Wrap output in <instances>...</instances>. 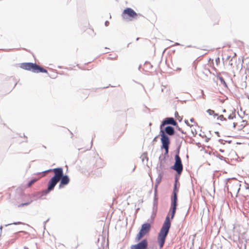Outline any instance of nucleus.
Instances as JSON below:
<instances>
[{
  "label": "nucleus",
  "mask_w": 249,
  "mask_h": 249,
  "mask_svg": "<svg viewBox=\"0 0 249 249\" xmlns=\"http://www.w3.org/2000/svg\"><path fill=\"white\" fill-rule=\"evenodd\" d=\"M228 51L230 52V51H231V50H230V49H229V50H228Z\"/></svg>",
  "instance_id": "obj_26"
},
{
  "label": "nucleus",
  "mask_w": 249,
  "mask_h": 249,
  "mask_svg": "<svg viewBox=\"0 0 249 249\" xmlns=\"http://www.w3.org/2000/svg\"><path fill=\"white\" fill-rule=\"evenodd\" d=\"M20 68L35 73H48L47 71L43 68L33 63H22L20 64Z\"/></svg>",
  "instance_id": "obj_4"
},
{
  "label": "nucleus",
  "mask_w": 249,
  "mask_h": 249,
  "mask_svg": "<svg viewBox=\"0 0 249 249\" xmlns=\"http://www.w3.org/2000/svg\"><path fill=\"white\" fill-rule=\"evenodd\" d=\"M233 124L234 127H237L238 129H241L246 125L247 122L242 118L238 117L237 118H236L235 121Z\"/></svg>",
  "instance_id": "obj_8"
},
{
  "label": "nucleus",
  "mask_w": 249,
  "mask_h": 249,
  "mask_svg": "<svg viewBox=\"0 0 249 249\" xmlns=\"http://www.w3.org/2000/svg\"><path fill=\"white\" fill-rule=\"evenodd\" d=\"M178 192V189L177 188V183H176L174 185L173 197L172 198L171 208L169 211V213L166 217L165 220L158 236V242L159 243L160 249H161L163 247L165 243V239L171 227V224L169 215L170 213L171 219H173L176 213L177 206Z\"/></svg>",
  "instance_id": "obj_1"
},
{
  "label": "nucleus",
  "mask_w": 249,
  "mask_h": 249,
  "mask_svg": "<svg viewBox=\"0 0 249 249\" xmlns=\"http://www.w3.org/2000/svg\"><path fill=\"white\" fill-rule=\"evenodd\" d=\"M53 172L54 174L53 177L49 181L48 183V188L47 190L43 191L42 193L43 195H46L48 194L50 191L53 190L54 187L57 183L60 181L61 177L62 175V168L61 167L54 168L53 169H50L47 171L44 172L45 174L49 172Z\"/></svg>",
  "instance_id": "obj_2"
},
{
  "label": "nucleus",
  "mask_w": 249,
  "mask_h": 249,
  "mask_svg": "<svg viewBox=\"0 0 249 249\" xmlns=\"http://www.w3.org/2000/svg\"><path fill=\"white\" fill-rule=\"evenodd\" d=\"M36 175L37 176V178L32 179L27 184V187L30 188V187H31V186L34 183H35L36 181H37L38 180H39L40 178H41L43 177H44L45 176V174H44L43 172L38 173L36 174Z\"/></svg>",
  "instance_id": "obj_13"
},
{
  "label": "nucleus",
  "mask_w": 249,
  "mask_h": 249,
  "mask_svg": "<svg viewBox=\"0 0 249 249\" xmlns=\"http://www.w3.org/2000/svg\"><path fill=\"white\" fill-rule=\"evenodd\" d=\"M30 203V202H26V203H22V204H20L18 206H19V207H23V206H25V205H29Z\"/></svg>",
  "instance_id": "obj_17"
},
{
  "label": "nucleus",
  "mask_w": 249,
  "mask_h": 249,
  "mask_svg": "<svg viewBox=\"0 0 249 249\" xmlns=\"http://www.w3.org/2000/svg\"><path fill=\"white\" fill-rule=\"evenodd\" d=\"M175 163L172 167V169L175 170L178 174L180 175L183 170V165L181 163V159L178 155H176Z\"/></svg>",
  "instance_id": "obj_7"
},
{
  "label": "nucleus",
  "mask_w": 249,
  "mask_h": 249,
  "mask_svg": "<svg viewBox=\"0 0 249 249\" xmlns=\"http://www.w3.org/2000/svg\"><path fill=\"white\" fill-rule=\"evenodd\" d=\"M121 16L124 19L131 21L136 18L138 14L131 8H127L123 11Z\"/></svg>",
  "instance_id": "obj_5"
},
{
  "label": "nucleus",
  "mask_w": 249,
  "mask_h": 249,
  "mask_svg": "<svg viewBox=\"0 0 249 249\" xmlns=\"http://www.w3.org/2000/svg\"><path fill=\"white\" fill-rule=\"evenodd\" d=\"M168 124L176 126L177 125V123L173 118H167L162 121V124L160 126V129H162V127L163 126Z\"/></svg>",
  "instance_id": "obj_11"
},
{
  "label": "nucleus",
  "mask_w": 249,
  "mask_h": 249,
  "mask_svg": "<svg viewBox=\"0 0 249 249\" xmlns=\"http://www.w3.org/2000/svg\"><path fill=\"white\" fill-rule=\"evenodd\" d=\"M215 62L217 64H218L220 62V59L219 57H217L216 59H215Z\"/></svg>",
  "instance_id": "obj_21"
},
{
  "label": "nucleus",
  "mask_w": 249,
  "mask_h": 249,
  "mask_svg": "<svg viewBox=\"0 0 249 249\" xmlns=\"http://www.w3.org/2000/svg\"><path fill=\"white\" fill-rule=\"evenodd\" d=\"M151 228V226L150 223H146L143 224L142 225V227L139 232L137 234L136 237V240L137 241H140L145 235L148 234L150 231Z\"/></svg>",
  "instance_id": "obj_6"
},
{
  "label": "nucleus",
  "mask_w": 249,
  "mask_h": 249,
  "mask_svg": "<svg viewBox=\"0 0 249 249\" xmlns=\"http://www.w3.org/2000/svg\"><path fill=\"white\" fill-rule=\"evenodd\" d=\"M165 132L168 135L172 136L174 134L175 130L172 126H167L165 128L164 131L161 129L160 131L161 136V142L162 143L161 148L165 150V153H168L169 146L170 144L169 138L165 134Z\"/></svg>",
  "instance_id": "obj_3"
},
{
  "label": "nucleus",
  "mask_w": 249,
  "mask_h": 249,
  "mask_svg": "<svg viewBox=\"0 0 249 249\" xmlns=\"http://www.w3.org/2000/svg\"><path fill=\"white\" fill-rule=\"evenodd\" d=\"M148 242L146 239H143L137 244L133 245L130 247V249H147Z\"/></svg>",
  "instance_id": "obj_9"
},
{
  "label": "nucleus",
  "mask_w": 249,
  "mask_h": 249,
  "mask_svg": "<svg viewBox=\"0 0 249 249\" xmlns=\"http://www.w3.org/2000/svg\"><path fill=\"white\" fill-rule=\"evenodd\" d=\"M96 162H101L102 160H101V159H100V158H97V159H96Z\"/></svg>",
  "instance_id": "obj_22"
},
{
  "label": "nucleus",
  "mask_w": 249,
  "mask_h": 249,
  "mask_svg": "<svg viewBox=\"0 0 249 249\" xmlns=\"http://www.w3.org/2000/svg\"><path fill=\"white\" fill-rule=\"evenodd\" d=\"M61 177L60 182L59 185L60 188L63 187L64 186L68 184L70 182V178L67 175H63V170H62V175Z\"/></svg>",
  "instance_id": "obj_12"
},
{
  "label": "nucleus",
  "mask_w": 249,
  "mask_h": 249,
  "mask_svg": "<svg viewBox=\"0 0 249 249\" xmlns=\"http://www.w3.org/2000/svg\"><path fill=\"white\" fill-rule=\"evenodd\" d=\"M218 78H219V79L221 83H222L225 86H226V82H225V80H224V79H223V77H219Z\"/></svg>",
  "instance_id": "obj_15"
},
{
  "label": "nucleus",
  "mask_w": 249,
  "mask_h": 249,
  "mask_svg": "<svg viewBox=\"0 0 249 249\" xmlns=\"http://www.w3.org/2000/svg\"><path fill=\"white\" fill-rule=\"evenodd\" d=\"M207 112L211 115H213L214 114V111L211 109H208L207 110Z\"/></svg>",
  "instance_id": "obj_16"
},
{
  "label": "nucleus",
  "mask_w": 249,
  "mask_h": 249,
  "mask_svg": "<svg viewBox=\"0 0 249 249\" xmlns=\"http://www.w3.org/2000/svg\"><path fill=\"white\" fill-rule=\"evenodd\" d=\"M234 117H235V115L234 114L230 115L228 116L229 119H232Z\"/></svg>",
  "instance_id": "obj_19"
},
{
  "label": "nucleus",
  "mask_w": 249,
  "mask_h": 249,
  "mask_svg": "<svg viewBox=\"0 0 249 249\" xmlns=\"http://www.w3.org/2000/svg\"><path fill=\"white\" fill-rule=\"evenodd\" d=\"M236 56V53H234V55H233V56L234 57V56Z\"/></svg>",
  "instance_id": "obj_25"
},
{
  "label": "nucleus",
  "mask_w": 249,
  "mask_h": 249,
  "mask_svg": "<svg viewBox=\"0 0 249 249\" xmlns=\"http://www.w3.org/2000/svg\"><path fill=\"white\" fill-rule=\"evenodd\" d=\"M96 166H99V167H101L102 166V165H96Z\"/></svg>",
  "instance_id": "obj_24"
},
{
  "label": "nucleus",
  "mask_w": 249,
  "mask_h": 249,
  "mask_svg": "<svg viewBox=\"0 0 249 249\" xmlns=\"http://www.w3.org/2000/svg\"><path fill=\"white\" fill-rule=\"evenodd\" d=\"M217 120H219L221 122H222L224 121H226V119L224 117L223 115H221L217 117Z\"/></svg>",
  "instance_id": "obj_14"
},
{
  "label": "nucleus",
  "mask_w": 249,
  "mask_h": 249,
  "mask_svg": "<svg viewBox=\"0 0 249 249\" xmlns=\"http://www.w3.org/2000/svg\"><path fill=\"white\" fill-rule=\"evenodd\" d=\"M117 58V56H115L114 57H108V59H114L116 60Z\"/></svg>",
  "instance_id": "obj_20"
},
{
  "label": "nucleus",
  "mask_w": 249,
  "mask_h": 249,
  "mask_svg": "<svg viewBox=\"0 0 249 249\" xmlns=\"http://www.w3.org/2000/svg\"><path fill=\"white\" fill-rule=\"evenodd\" d=\"M21 223V222H18V224H20ZM15 224H17V223H15Z\"/></svg>",
  "instance_id": "obj_23"
},
{
  "label": "nucleus",
  "mask_w": 249,
  "mask_h": 249,
  "mask_svg": "<svg viewBox=\"0 0 249 249\" xmlns=\"http://www.w3.org/2000/svg\"><path fill=\"white\" fill-rule=\"evenodd\" d=\"M87 31L88 33H90V34H92V33H94V31L93 29H90V28H89L87 29Z\"/></svg>",
  "instance_id": "obj_18"
},
{
  "label": "nucleus",
  "mask_w": 249,
  "mask_h": 249,
  "mask_svg": "<svg viewBox=\"0 0 249 249\" xmlns=\"http://www.w3.org/2000/svg\"><path fill=\"white\" fill-rule=\"evenodd\" d=\"M185 123L188 126L192 128L191 131L193 134H196L197 133L196 128L198 127V125L194 118L191 119L190 122L188 120H185Z\"/></svg>",
  "instance_id": "obj_10"
}]
</instances>
